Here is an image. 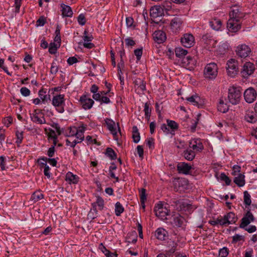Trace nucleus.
<instances>
[{"instance_id":"f257e3e1","label":"nucleus","mask_w":257,"mask_h":257,"mask_svg":"<svg viewBox=\"0 0 257 257\" xmlns=\"http://www.w3.org/2000/svg\"><path fill=\"white\" fill-rule=\"evenodd\" d=\"M241 92L239 87L232 86L228 89V100L233 105L238 104L241 98Z\"/></svg>"},{"instance_id":"f03ea898","label":"nucleus","mask_w":257,"mask_h":257,"mask_svg":"<svg viewBox=\"0 0 257 257\" xmlns=\"http://www.w3.org/2000/svg\"><path fill=\"white\" fill-rule=\"evenodd\" d=\"M218 66L215 63L207 64L204 69V77L208 79H214L218 74Z\"/></svg>"},{"instance_id":"7ed1b4c3","label":"nucleus","mask_w":257,"mask_h":257,"mask_svg":"<svg viewBox=\"0 0 257 257\" xmlns=\"http://www.w3.org/2000/svg\"><path fill=\"white\" fill-rule=\"evenodd\" d=\"M168 206L167 204H164L161 202L156 204L154 209L156 215L162 220L167 219V216L169 215L170 211Z\"/></svg>"},{"instance_id":"20e7f679","label":"nucleus","mask_w":257,"mask_h":257,"mask_svg":"<svg viewBox=\"0 0 257 257\" xmlns=\"http://www.w3.org/2000/svg\"><path fill=\"white\" fill-rule=\"evenodd\" d=\"M52 104L58 112L63 113L64 111V106L65 105L64 95L59 94L54 96L52 98Z\"/></svg>"},{"instance_id":"39448f33","label":"nucleus","mask_w":257,"mask_h":257,"mask_svg":"<svg viewBox=\"0 0 257 257\" xmlns=\"http://www.w3.org/2000/svg\"><path fill=\"white\" fill-rule=\"evenodd\" d=\"M227 71L228 75L231 77H234L237 73L238 68L237 62L234 59H231L227 63Z\"/></svg>"},{"instance_id":"423d86ee","label":"nucleus","mask_w":257,"mask_h":257,"mask_svg":"<svg viewBox=\"0 0 257 257\" xmlns=\"http://www.w3.org/2000/svg\"><path fill=\"white\" fill-rule=\"evenodd\" d=\"M240 20L229 18L227 23V28L230 32L235 33L241 28Z\"/></svg>"},{"instance_id":"0eeeda50","label":"nucleus","mask_w":257,"mask_h":257,"mask_svg":"<svg viewBox=\"0 0 257 257\" xmlns=\"http://www.w3.org/2000/svg\"><path fill=\"white\" fill-rule=\"evenodd\" d=\"M255 70V67L253 63L247 62L244 64L241 70V74L243 77L247 78L253 74Z\"/></svg>"},{"instance_id":"6e6552de","label":"nucleus","mask_w":257,"mask_h":257,"mask_svg":"<svg viewBox=\"0 0 257 257\" xmlns=\"http://www.w3.org/2000/svg\"><path fill=\"white\" fill-rule=\"evenodd\" d=\"M30 118L32 121L38 124H45L46 123L44 115L40 110H35L34 112L30 114Z\"/></svg>"},{"instance_id":"1a4fd4ad","label":"nucleus","mask_w":257,"mask_h":257,"mask_svg":"<svg viewBox=\"0 0 257 257\" xmlns=\"http://www.w3.org/2000/svg\"><path fill=\"white\" fill-rule=\"evenodd\" d=\"M182 45L186 48H191L195 44V39L192 34L186 33L181 39Z\"/></svg>"},{"instance_id":"9d476101","label":"nucleus","mask_w":257,"mask_h":257,"mask_svg":"<svg viewBox=\"0 0 257 257\" xmlns=\"http://www.w3.org/2000/svg\"><path fill=\"white\" fill-rule=\"evenodd\" d=\"M170 223L173 227H180L182 226L185 221V218L178 213L174 214L172 215Z\"/></svg>"},{"instance_id":"9b49d317","label":"nucleus","mask_w":257,"mask_h":257,"mask_svg":"<svg viewBox=\"0 0 257 257\" xmlns=\"http://www.w3.org/2000/svg\"><path fill=\"white\" fill-rule=\"evenodd\" d=\"M255 218L252 213L249 211H247L241 219V223L239 225L240 228H245L251 222H253Z\"/></svg>"},{"instance_id":"f8f14e48","label":"nucleus","mask_w":257,"mask_h":257,"mask_svg":"<svg viewBox=\"0 0 257 257\" xmlns=\"http://www.w3.org/2000/svg\"><path fill=\"white\" fill-rule=\"evenodd\" d=\"M256 92L254 88L249 87L244 92V97L245 101L248 103L253 102L256 99Z\"/></svg>"},{"instance_id":"ddd939ff","label":"nucleus","mask_w":257,"mask_h":257,"mask_svg":"<svg viewBox=\"0 0 257 257\" xmlns=\"http://www.w3.org/2000/svg\"><path fill=\"white\" fill-rule=\"evenodd\" d=\"M136 92L139 94L144 93L146 90V83L140 78H136L134 80Z\"/></svg>"},{"instance_id":"4468645a","label":"nucleus","mask_w":257,"mask_h":257,"mask_svg":"<svg viewBox=\"0 0 257 257\" xmlns=\"http://www.w3.org/2000/svg\"><path fill=\"white\" fill-rule=\"evenodd\" d=\"M189 146L190 149H192L195 152H200L204 149L201 140L198 139H193L190 140Z\"/></svg>"},{"instance_id":"2eb2a0df","label":"nucleus","mask_w":257,"mask_h":257,"mask_svg":"<svg viewBox=\"0 0 257 257\" xmlns=\"http://www.w3.org/2000/svg\"><path fill=\"white\" fill-rule=\"evenodd\" d=\"M237 55L241 58H245L249 55L251 52L250 48L245 44L239 45L236 50Z\"/></svg>"},{"instance_id":"dca6fc26","label":"nucleus","mask_w":257,"mask_h":257,"mask_svg":"<svg viewBox=\"0 0 257 257\" xmlns=\"http://www.w3.org/2000/svg\"><path fill=\"white\" fill-rule=\"evenodd\" d=\"M82 38L83 46L87 49H92L94 47V45L91 42L93 37L92 35H88V36H81Z\"/></svg>"},{"instance_id":"f3484780","label":"nucleus","mask_w":257,"mask_h":257,"mask_svg":"<svg viewBox=\"0 0 257 257\" xmlns=\"http://www.w3.org/2000/svg\"><path fill=\"white\" fill-rule=\"evenodd\" d=\"M192 167L191 165L185 162H180L178 163L177 166V169L179 173L184 174H189L190 171Z\"/></svg>"},{"instance_id":"a211bd4d","label":"nucleus","mask_w":257,"mask_h":257,"mask_svg":"<svg viewBox=\"0 0 257 257\" xmlns=\"http://www.w3.org/2000/svg\"><path fill=\"white\" fill-rule=\"evenodd\" d=\"M154 39L158 44H161L165 42L166 39V35L165 33L161 30L156 31L153 34Z\"/></svg>"},{"instance_id":"6ab92c4d","label":"nucleus","mask_w":257,"mask_h":257,"mask_svg":"<svg viewBox=\"0 0 257 257\" xmlns=\"http://www.w3.org/2000/svg\"><path fill=\"white\" fill-rule=\"evenodd\" d=\"M150 16L152 18H157L161 17L164 12L161 6H155L150 9Z\"/></svg>"},{"instance_id":"aec40b11","label":"nucleus","mask_w":257,"mask_h":257,"mask_svg":"<svg viewBox=\"0 0 257 257\" xmlns=\"http://www.w3.org/2000/svg\"><path fill=\"white\" fill-rule=\"evenodd\" d=\"M186 99L194 105L197 106L198 108L201 107L203 104V101L197 95L187 97Z\"/></svg>"},{"instance_id":"412c9836","label":"nucleus","mask_w":257,"mask_h":257,"mask_svg":"<svg viewBox=\"0 0 257 257\" xmlns=\"http://www.w3.org/2000/svg\"><path fill=\"white\" fill-rule=\"evenodd\" d=\"M229 17L230 18L240 20L244 17V15L241 12L238 7L234 6L229 13Z\"/></svg>"},{"instance_id":"4be33fe9","label":"nucleus","mask_w":257,"mask_h":257,"mask_svg":"<svg viewBox=\"0 0 257 257\" xmlns=\"http://www.w3.org/2000/svg\"><path fill=\"white\" fill-rule=\"evenodd\" d=\"M182 21L180 18L175 17L174 18L170 23V26L171 30L174 32H178L181 26Z\"/></svg>"},{"instance_id":"5701e85b","label":"nucleus","mask_w":257,"mask_h":257,"mask_svg":"<svg viewBox=\"0 0 257 257\" xmlns=\"http://www.w3.org/2000/svg\"><path fill=\"white\" fill-rule=\"evenodd\" d=\"M94 103V102L92 99L87 98L85 95L81 96V106L84 109H90Z\"/></svg>"},{"instance_id":"b1692460","label":"nucleus","mask_w":257,"mask_h":257,"mask_svg":"<svg viewBox=\"0 0 257 257\" xmlns=\"http://www.w3.org/2000/svg\"><path fill=\"white\" fill-rule=\"evenodd\" d=\"M155 236L158 239L164 240L168 236V232L163 228H159L155 231Z\"/></svg>"},{"instance_id":"393cba45","label":"nucleus","mask_w":257,"mask_h":257,"mask_svg":"<svg viewBox=\"0 0 257 257\" xmlns=\"http://www.w3.org/2000/svg\"><path fill=\"white\" fill-rule=\"evenodd\" d=\"M65 180L69 184H76L79 182V177L72 173L68 172L66 175Z\"/></svg>"},{"instance_id":"a878e982","label":"nucleus","mask_w":257,"mask_h":257,"mask_svg":"<svg viewBox=\"0 0 257 257\" xmlns=\"http://www.w3.org/2000/svg\"><path fill=\"white\" fill-rule=\"evenodd\" d=\"M105 121L106 124L107 125V128L111 132V133L113 136L116 135L117 131L115 128V122L112 120H111L109 118H106L105 119Z\"/></svg>"},{"instance_id":"bb28decb","label":"nucleus","mask_w":257,"mask_h":257,"mask_svg":"<svg viewBox=\"0 0 257 257\" xmlns=\"http://www.w3.org/2000/svg\"><path fill=\"white\" fill-rule=\"evenodd\" d=\"M92 205L93 208H95V210L96 209V207L97 206V209L99 210H102L104 206V200L103 198L99 196H97L96 197V201L93 203H92Z\"/></svg>"},{"instance_id":"cd10ccee","label":"nucleus","mask_w":257,"mask_h":257,"mask_svg":"<svg viewBox=\"0 0 257 257\" xmlns=\"http://www.w3.org/2000/svg\"><path fill=\"white\" fill-rule=\"evenodd\" d=\"M61 7L62 8L61 11L63 17H69L72 16L73 13L69 6L63 4L61 5Z\"/></svg>"},{"instance_id":"c85d7f7f","label":"nucleus","mask_w":257,"mask_h":257,"mask_svg":"<svg viewBox=\"0 0 257 257\" xmlns=\"http://www.w3.org/2000/svg\"><path fill=\"white\" fill-rule=\"evenodd\" d=\"M167 125L170 130V134L174 135V132L178 128V123L174 120L167 119Z\"/></svg>"},{"instance_id":"c756f323","label":"nucleus","mask_w":257,"mask_h":257,"mask_svg":"<svg viewBox=\"0 0 257 257\" xmlns=\"http://www.w3.org/2000/svg\"><path fill=\"white\" fill-rule=\"evenodd\" d=\"M233 181L238 187L243 186L245 184L244 175L238 174L237 176L234 178Z\"/></svg>"},{"instance_id":"7c9ffc66","label":"nucleus","mask_w":257,"mask_h":257,"mask_svg":"<svg viewBox=\"0 0 257 257\" xmlns=\"http://www.w3.org/2000/svg\"><path fill=\"white\" fill-rule=\"evenodd\" d=\"M183 156L186 160L192 161L195 157V153L194 151L191 149H187L184 151Z\"/></svg>"},{"instance_id":"2f4dec72","label":"nucleus","mask_w":257,"mask_h":257,"mask_svg":"<svg viewBox=\"0 0 257 257\" xmlns=\"http://www.w3.org/2000/svg\"><path fill=\"white\" fill-rule=\"evenodd\" d=\"M225 216L228 220V225L230 224L235 223L237 220V216L232 212H230L227 213L225 214Z\"/></svg>"},{"instance_id":"473e14b6","label":"nucleus","mask_w":257,"mask_h":257,"mask_svg":"<svg viewBox=\"0 0 257 257\" xmlns=\"http://www.w3.org/2000/svg\"><path fill=\"white\" fill-rule=\"evenodd\" d=\"M132 133V138L134 142L135 143H139L140 140V135L137 126H134L133 127Z\"/></svg>"},{"instance_id":"72a5a7b5","label":"nucleus","mask_w":257,"mask_h":257,"mask_svg":"<svg viewBox=\"0 0 257 257\" xmlns=\"http://www.w3.org/2000/svg\"><path fill=\"white\" fill-rule=\"evenodd\" d=\"M65 135L71 138H74V136H77L78 134V130L77 127H70L67 130L65 131Z\"/></svg>"},{"instance_id":"f704fd0d","label":"nucleus","mask_w":257,"mask_h":257,"mask_svg":"<svg viewBox=\"0 0 257 257\" xmlns=\"http://www.w3.org/2000/svg\"><path fill=\"white\" fill-rule=\"evenodd\" d=\"M217 108L219 111L222 113L226 112L229 109L227 104L225 103L222 99H220L219 103L217 106Z\"/></svg>"},{"instance_id":"c9c22d12","label":"nucleus","mask_w":257,"mask_h":257,"mask_svg":"<svg viewBox=\"0 0 257 257\" xmlns=\"http://www.w3.org/2000/svg\"><path fill=\"white\" fill-rule=\"evenodd\" d=\"M244 119L247 122L250 123H254L256 121V116L253 112H248L244 116Z\"/></svg>"},{"instance_id":"e433bc0d","label":"nucleus","mask_w":257,"mask_h":257,"mask_svg":"<svg viewBox=\"0 0 257 257\" xmlns=\"http://www.w3.org/2000/svg\"><path fill=\"white\" fill-rule=\"evenodd\" d=\"M188 53L187 50L183 49L181 47L176 48L175 49V54L177 57L183 58Z\"/></svg>"},{"instance_id":"4c0bfd02","label":"nucleus","mask_w":257,"mask_h":257,"mask_svg":"<svg viewBox=\"0 0 257 257\" xmlns=\"http://www.w3.org/2000/svg\"><path fill=\"white\" fill-rule=\"evenodd\" d=\"M39 95L44 103L47 102L48 100H50V95L49 94H46V91H45L43 89H41L39 90Z\"/></svg>"},{"instance_id":"58836bf2","label":"nucleus","mask_w":257,"mask_h":257,"mask_svg":"<svg viewBox=\"0 0 257 257\" xmlns=\"http://www.w3.org/2000/svg\"><path fill=\"white\" fill-rule=\"evenodd\" d=\"M210 26L213 29L218 30L221 26V22L219 20L214 19L209 22Z\"/></svg>"},{"instance_id":"ea45409f","label":"nucleus","mask_w":257,"mask_h":257,"mask_svg":"<svg viewBox=\"0 0 257 257\" xmlns=\"http://www.w3.org/2000/svg\"><path fill=\"white\" fill-rule=\"evenodd\" d=\"M160 6L162 7V9L163 11L164 10L166 12L169 11L172 8V3L169 1H165L163 2Z\"/></svg>"},{"instance_id":"a19ab883","label":"nucleus","mask_w":257,"mask_h":257,"mask_svg":"<svg viewBox=\"0 0 257 257\" xmlns=\"http://www.w3.org/2000/svg\"><path fill=\"white\" fill-rule=\"evenodd\" d=\"M124 208L120 202H117L115 205V213L117 216L120 215V214L123 212Z\"/></svg>"},{"instance_id":"79ce46f5","label":"nucleus","mask_w":257,"mask_h":257,"mask_svg":"<svg viewBox=\"0 0 257 257\" xmlns=\"http://www.w3.org/2000/svg\"><path fill=\"white\" fill-rule=\"evenodd\" d=\"M43 198V194L40 192H34L31 196V199L33 202H36L42 199Z\"/></svg>"},{"instance_id":"37998d69","label":"nucleus","mask_w":257,"mask_h":257,"mask_svg":"<svg viewBox=\"0 0 257 257\" xmlns=\"http://www.w3.org/2000/svg\"><path fill=\"white\" fill-rule=\"evenodd\" d=\"M60 45V44L59 43H51L49 48V52L50 54H54L57 52V50L58 48L59 47Z\"/></svg>"},{"instance_id":"c03bdc74","label":"nucleus","mask_w":257,"mask_h":257,"mask_svg":"<svg viewBox=\"0 0 257 257\" xmlns=\"http://www.w3.org/2000/svg\"><path fill=\"white\" fill-rule=\"evenodd\" d=\"M106 155L109 157L111 160H115L116 159V154L111 148H108L106 149Z\"/></svg>"},{"instance_id":"a18cd8bd","label":"nucleus","mask_w":257,"mask_h":257,"mask_svg":"<svg viewBox=\"0 0 257 257\" xmlns=\"http://www.w3.org/2000/svg\"><path fill=\"white\" fill-rule=\"evenodd\" d=\"M66 145L71 147H74L77 143H79V142L77 141L74 138L69 137L66 140Z\"/></svg>"},{"instance_id":"49530a36","label":"nucleus","mask_w":257,"mask_h":257,"mask_svg":"<svg viewBox=\"0 0 257 257\" xmlns=\"http://www.w3.org/2000/svg\"><path fill=\"white\" fill-rule=\"evenodd\" d=\"M244 203L247 205L251 204L250 196L247 191L243 192Z\"/></svg>"},{"instance_id":"de8ad7c7","label":"nucleus","mask_w":257,"mask_h":257,"mask_svg":"<svg viewBox=\"0 0 257 257\" xmlns=\"http://www.w3.org/2000/svg\"><path fill=\"white\" fill-rule=\"evenodd\" d=\"M55 37L54 38V41L56 43L60 44L61 42V37H60V29L58 26L57 27L55 32Z\"/></svg>"},{"instance_id":"09e8293b","label":"nucleus","mask_w":257,"mask_h":257,"mask_svg":"<svg viewBox=\"0 0 257 257\" xmlns=\"http://www.w3.org/2000/svg\"><path fill=\"white\" fill-rule=\"evenodd\" d=\"M175 145L177 148L182 149L185 148L186 144L184 141L177 139L175 141Z\"/></svg>"},{"instance_id":"8fccbe9b","label":"nucleus","mask_w":257,"mask_h":257,"mask_svg":"<svg viewBox=\"0 0 257 257\" xmlns=\"http://www.w3.org/2000/svg\"><path fill=\"white\" fill-rule=\"evenodd\" d=\"M229 253V250L226 247H223L219 251V257H226Z\"/></svg>"},{"instance_id":"3c124183","label":"nucleus","mask_w":257,"mask_h":257,"mask_svg":"<svg viewBox=\"0 0 257 257\" xmlns=\"http://www.w3.org/2000/svg\"><path fill=\"white\" fill-rule=\"evenodd\" d=\"M49 132L48 133V139L49 140L58 139V135H56V133L55 131H54L52 129H49Z\"/></svg>"},{"instance_id":"603ef678","label":"nucleus","mask_w":257,"mask_h":257,"mask_svg":"<svg viewBox=\"0 0 257 257\" xmlns=\"http://www.w3.org/2000/svg\"><path fill=\"white\" fill-rule=\"evenodd\" d=\"M220 179L224 181L227 185H230L231 183V180L224 173L221 174Z\"/></svg>"},{"instance_id":"864d4df0","label":"nucleus","mask_w":257,"mask_h":257,"mask_svg":"<svg viewBox=\"0 0 257 257\" xmlns=\"http://www.w3.org/2000/svg\"><path fill=\"white\" fill-rule=\"evenodd\" d=\"M219 219L218 222L219 223V225L222 226H226L228 225V220L226 218L225 215L223 216V217H218Z\"/></svg>"},{"instance_id":"5fc2aeb1","label":"nucleus","mask_w":257,"mask_h":257,"mask_svg":"<svg viewBox=\"0 0 257 257\" xmlns=\"http://www.w3.org/2000/svg\"><path fill=\"white\" fill-rule=\"evenodd\" d=\"M16 135L17 136V140L16 141V143L18 144H20L22 143V140L23 139V132H19V131H17L16 133Z\"/></svg>"},{"instance_id":"6e6d98bb","label":"nucleus","mask_w":257,"mask_h":257,"mask_svg":"<svg viewBox=\"0 0 257 257\" xmlns=\"http://www.w3.org/2000/svg\"><path fill=\"white\" fill-rule=\"evenodd\" d=\"M20 92L22 95L26 97L29 96L31 93L30 90L25 87H22Z\"/></svg>"},{"instance_id":"4d7b16f0","label":"nucleus","mask_w":257,"mask_h":257,"mask_svg":"<svg viewBox=\"0 0 257 257\" xmlns=\"http://www.w3.org/2000/svg\"><path fill=\"white\" fill-rule=\"evenodd\" d=\"M145 114L146 118H149L150 117L151 109L149 108V105L147 103H146L144 106Z\"/></svg>"},{"instance_id":"13d9d810","label":"nucleus","mask_w":257,"mask_h":257,"mask_svg":"<svg viewBox=\"0 0 257 257\" xmlns=\"http://www.w3.org/2000/svg\"><path fill=\"white\" fill-rule=\"evenodd\" d=\"M58 71V67L55 62H53L51 64L50 72L52 74H56Z\"/></svg>"},{"instance_id":"bf43d9fd","label":"nucleus","mask_w":257,"mask_h":257,"mask_svg":"<svg viewBox=\"0 0 257 257\" xmlns=\"http://www.w3.org/2000/svg\"><path fill=\"white\" fill-rule=\"evenodd\" d=\"M5 131L0 128V150L3 147V142L5 139Z\"/></svg>"},{"instance_id":"052dcab7","label":"nucleus","mask_w":257,"mask_h":257,"mask_svg":"<svg viewBox=\"0 0 257 257\" xmlns=\"http://www.w3.org/2000/svg\"><path fill=\"white\" fill-rule=\"evenodd\" d=\"M146 189L143 188L140 191V200L142 203H144L146 200Z\"/></svg>"},{"instance_id":"680f3d73","label":"nucleus","mask_w":257,"mask_h":257,"mask_svg":"<svg viewBox=\"0 0 257 257\" xmlns=\"http://www.w3.org/2000/svg\"><path fill=\"white\" fill-rule=\"evenodd\" d=\"M198 119L192 120L191 121L192 124L189 126V130L191 132H194L195 131Z\"/></svg>"},{"instance_id":"e2e57ef3","label":"nucleus","mask_w":257,"mask_h":257,"mask_svg":"<svg viewBox=\"0 0 257 257\" xmlns=\"http://www.w3.org/2000/svg\"><path fill=\"white\" fill-rule=\"evenodd\" d=\"M143 49L142 48L137 49L134 51V54L137 57V60H140L142 55Z\"/></svg>"},{"instance_id":"0e129e2a","label":"nucleus","mask_w":257,"mask_h":257,"mask_svg":"<svg viewBox=\"0 0 257 257\" xmlns=\"http://www.w3.org/2000/svg\"><path fill=\"white\" fill-rule=\"evenodd\" d=\"M6 158L5 157L2 156L0 157V167L2 170H6Z\"/></svg>"},{"instance_id":"69168bd1","label":"nucleus","mask_w":257,"mask_h":257,"mask_svg":"<svg viewBox=\"0 0 257 257\" xmlns=\"http://www.w3.org/2000/svg\"><path fill=\"white\" fill-rule=\"evenodd\" d=\"M243 236L236 234L232 236V242H237L240 240H243Z\"/></svg>"},{"instance_id":"338daca9","label":"nucleus","mask_w":257,"mask_h":257,"mask_svg":"<svg viewBox=\"0 0 257 257\" xmlns=\"http://www.w3.org/2000/svg\"><path fill=\"white\" fill-rule=\"evenodd\" d=\"M46 23V20L44 17H41L36 22V25L37 26H43Z\"/></svg>"},{"instance_id":"774afa93","label":"nucleus","mask_w":257,"mask_h":257,"mask_svg":"<svg viewBox=\"0 0 257 257\" xmlns=\"http://www.w3.org/2000/svg\"><path fill=\"white\" fill-rule=\"evenodd\" d=\"M242 228L250 233L255 232L256 230V227L255 225H251L249 227L246 226L245 228Z\"/></svg>"}]
</instances>
